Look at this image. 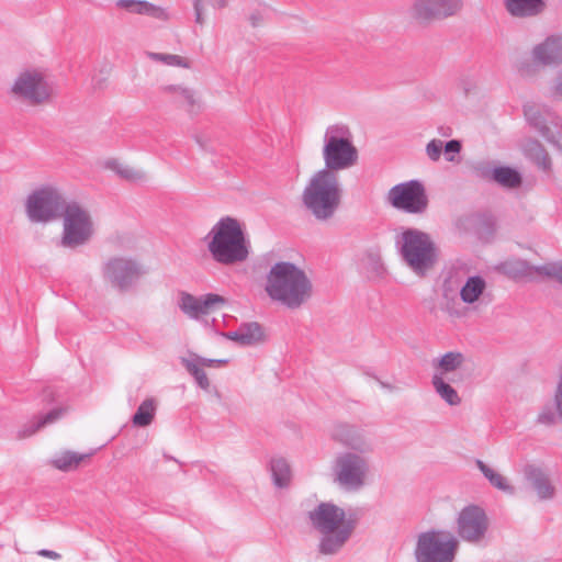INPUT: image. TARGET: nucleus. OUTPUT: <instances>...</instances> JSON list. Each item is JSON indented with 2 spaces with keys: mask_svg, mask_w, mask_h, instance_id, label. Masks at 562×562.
<instances>
[{
  "mask_svg": "<svg viewBox=\"0 0 562 562\" xmlns=\"http://www.w3.org/2000/svg\"><path fill=\"white\" fill-rule=\"evenodd\" d=\"M440 310L451 318H461L465 314L449 280H445L441 286Z\"/></svg>",
  "mask_w": 562,
  "mask_h": 562,
  "instance_id": "nucleus-26",
  "label": "nucleus"
},
{
  "mask_svg": "<svg viewBox=\"0 0 562 562\" xmlns=\"http://www.w3.org/2000/svg\"><path fill=\"white\" fill-rule=\"evenodd\" d=\"M465 362V357L459 351H449L442 356L432 359L431 367L434 373L431 376L446 379L450 373L460 370Z\"/></svg>",
  "mask_w": 562,
  "mask_h": 562,
  "instance_id": "nucleus-24",
  "label": "nucleus"
},
{
  "mask_svg": "<svg viewBox=\"0 0 562 562\" xmlns=\"http://www.w3.org/2000/svg\"><path fill=\"white\" fill-rule=\"evenodd\" d=\"M456 537L471 546H486L490 540L491 519L477 504H468L456 516Z\"/></svg>",
  "mask_w": 562,
  "mask_h": 562,
  "instance_id": "nucleus-11",
  "label": "nucleus"
},
{
  "mask_svg": "<svg viewBox=\"0 0 562 562\" xmlns=\"http://www.w3.org/2000/svg\"><path fill=\"white\" fill-rule=\"evenodd\" d=\"M521 149L524 155L533 161L540 169L544 171L551 169V159L547 150L538 140L531 138L526 139L521 145Z\"/></svg>",
  "mask_w": 562,
  "mask_h": 562,
  "instance_id": "nucleus-29",
  "label": "nucleus"
},
{
  "mask_svg": "<svg viewBox=\"0 0 562 562\" xmlns=\"http://www.w3.org/2000/svg\"><path fill=\"white\" fill-rule=\"evenodd\" d=\"M431 385L436 394L449 406H458L462 400L457 390L446 379L431 376Z\"/></svg>",
  "mask_w": 562,
  "mask_h": 562,
  "instance_id": "nucleus-34",
  "label": "nucleus"
},
{
  "mask_svg": "<svg viewBox=\"0 0 562 562\" xmlns=\"http://www.w3.org/2000/svg\"><path fill=\"white\" fill-rule=\"evenodd\" d=\"M199 361V359L192 358L191 356L181 359V363L186 367L188 372L194 378L196 384L201 389L207 391L210 387V381L207 379L206 373L203 370V367L200 364Z\"/></svg>",
  "mask_w": 562,
  "mask_h": 562,
  "instance_id": "nucleus-37",
  "label": "nucleus"
},
{
  "mask_svg": "<svg viewBox=\"0 0 562 562\" xmlns=\"http://www.w3.org/2000/svg\"><path fill=\"white\" fill-rule=\"evenodd\" d=\"M546 97L553 102H562V67L547 85Z\"/></svg>",
  "mask_w": 562,
  "mask_h": 562,
  "instance_id": "nucleus-40",
  "label": "nucleus"
},
{
  "mask_svg": "<svg viewBox=\"0 0 562 562\" xmlns=\"http://www.w3.org/2000/svg\"><path fill=\"white\" fill-rule=\"evenodd\" d=\"M143 12H144V15H148L150 18H154V19L162 21V22L169 21L171 19V15H170V12L168 11V9H166L164 7L156 5L148 1H147L145 11H143Z\"/></svg>",
  "mask_w": 562,
  "mask_h": 562,
  "instance_id": "nucleus-42",
  "label": "nucleus"
},
{
  "mask_svg": "<svg viewBox=\"0 0 562 562\" xmlns=\"http://www.w3.org/2000/svg\"><path fill=\"white\" fill-rule=\"evenodd\" d=\"M396 245L407 267L424 277L437 262L438 251L430 236L419 229L407 228L397 236Z\"/></svg>",
  "mask_w": 562,
  "mask_h": 562,
  "instance_id": "nucleus-6",
  "label": "nucleus"
},
{
  "mask_svg": "<svg viewBox=\"0 0 562 562\" xmlns=\"http://www.w3.org/2000/svg\"><path fill=\"white\" fill-rule=\"evenodd\" d=\"M333 482L342 491L359 492L369 481L370 462L366 454L342 451L331 462Z\"/></svg>",
  "mask_w": 562,
  "mask_h": 562,
  "instance_id": "nucleus-7",
  "label": "nucleus"
},
{
  "mask_svg": "<svg viewBox=\"0 0 562 562\" xmlns=\"http://www.w3.org/2000/svg\"><path fill=\"white\" fill-rule=\"evenodd\" d=\"M531 60L542 67L555 66L562 63V36L553 35L537 44L531 49Z\"/></svg>",
  "mask_w": 562,
  "mask_h": 562,
  "instance_id": "nucleus-20",
  "label": "nucleus"
},
{
  "mask_svg": "<svg viewBox=\"0 0 562 562\" xmlns=\"http://www.w3.org/2000/svg\"><path fill=\"white\" fill-rule=\"evenodd\" d=\"M158 403L154 397L144 400L137 407L135 414L132 417V424L135 427H147L149 426L156 416Z\"/></svg>",
  "mask_w": 562,
  "mask_h": 562,
  "instance_id": "nucleus-33",
  "label": "nucleus"
},
{
  "mask_svg": "<svg viewBox=\"0 0 562 562\" xmlns=\"http://www.w3.org/2000/svg\"><path fill=\"white\" fill-rule=\"evenodd\" d=\"M380 385H381L383 389L389 390V391H393V390H394V387H393L391 384L386 383V382H382V381H381V382H380Z\"/></svg>",
  "mask_w": 562,
  "mask_h": 562,
  "instance_id": "nucleus-48",
  "label": "nucleus"
},
{
  "mask_svg": "<svg viewBox=\"0 0 562 562\" xmlns=\"http://www.w3.org/2000/svg\"><path fill=\"white\" fill-rule=\"evenodd\" d=\"M462 7V0H416L412 12L415 19L430 22L453 16L461 11Z\"/></svg>",
  "mask_w": 562,
  "mask_h": 562,
  "instance_id": "nucleus-19",
  "label": "nucleus"
},
{
  "mask_svg": "<svg viewBox=\"0 0 562 562\" xmlns=\"http://www.w3.org/2000/svg\"><path fill=\"white\" fill-rule=\"evenodd\" d=\"M270 472L276 487L285 488L290 485L292 480V470L284 458L278 457L271 459Z\"/></svg>",
  "mask_w": 562,
  "mask_h": 562,
  "instance_id": "nucleus-32",
  "label": "nucleus"
},
{
  "mask_svg": "<svg viewBox=\"0 0 562 562\" xmlns=\"http://www.w3.org/2000/svg\"><path fill=\"white\" fill-rule=\"evenodd\" d=\"M60 246L78 249L88 245L95 234L94 221L88 209L77 202H68L61 214Z\"/></svg>",
  "mask_w": 562,
  "mask_h": 562,
  "instance_id": "nucleus-8",
  "label": "nucleus"
},
{
  "mask_svg": "<svg viewBox=\"0 0 562 562\" xmlns=\"http://www.w3.org/2000/svg\"><path fill=\"white\" fill-rule=\"evenodd\" d=\"M537 423L544 426H554L562 423V373L557 381L553 404L542 406L537 416Z\"/></svg>",
  "mask_w": 562,
  "mask_h": 562,
  "instance_id": "nucleus-23",
  "label": "nucleus"
},
{
  "mask_svg": "<svg viewBox=\"0 0 562 562\" xmlns=\"http://www.w3.org/2000/svg\"><path fill=\"white\" fill-rule=\"evenodd\" d=\"M536 271L562 282V262H550L538 267Z\"/></svg>",
  "mask_w": 562,
  "mask_h": 562,
  "instance_id": "nucleus-43",
  "label": "nucleus"
},
{
  "mask_svg": "<svg viewBox=\"0 0 562 562\" xmlns=\"http://www.w3.org/2000/svg\"><path fill=\"white\" fill-rule=\"evenodd\" d=\"M147 1L145 0H119L116 7L130 13L144 15Z\"/></svg>",
  "mask_w": 562,
  "mask_h": 562,
  "instance_id": "nucleus-41",
  "label": "nucleus"
},
{
  "mask_svg": "<svg viewBox=\"0 0 562 562\" xmlns=\"http://www.w3.org/2000/svg\"><path fill=\"white\" fill-rule=\"evenodd\" d=\"M225 336L241 346H251L262 339L263 333L258 323H246L236 330L228 331Z\"/></svg>",
  "mask_w": 562,
  "mask_h": 562,
  "instance_id": "nucleus-27",
  "label": "nucleus"
},
{
  "mask_svg": "<svg viewBox=\"0 0 562 562\" xmlns=\"http://www.w3.org/2000/svg\"><path fill=\"white\" fill-rule=\"evenodd\" d=\"M446 159L450 162L454 161V155L461 150V143L457 139L449 140L443 146Z\"/></svg>",
  "mask_w": 562,
  "mask_h": 562,
  "instance_id": "nucleus-45",
  "label": "nucleus"
},
{
  "mask_svg": "<svg viewBox=\"0 0 562 562\" xmlns=\"http://www.w3.org/2000/svg\"><path fill=\"white\" fill-rule=\"evenodd\" d=\"M67 412L66 407H57L48 412L47 414L43 415L35 422H31L30 424L24 425L19 430V437L20 438H26L32 435H34L37 430L41 428L54 424L58 419H60Z\"/></svg>",
  "mask_w": 562,
  "mask_h": 562,
  "instance_id": "nucleus-30",
  "label": "nucleus"
},
{
  "mask_svg": "<svg viewBox=\"0 0 562 562\" xmlns=\"http://www.w3.org/2000/svg\"><path fill=\"white\" fill-rule=\"evenodd\" d=\"M191 3L195 24L203 26L206 23L207 8L215 11L223 10L228 5V0H191Z\"/></svg>",
  "mask_w": 562,
  "mask_h": 562,
  "instance_id": "nucleus-36",
  "label": "nucleus"
},
{
  "mask_svg": "<svg viewBox=\"0 0 562 562\" xmlns=\"http://www.w3.org/2000/svg\"><path fill=\"white\" fill-rule=\"evenodd\" d=\"M322 157L324 170L333 173L350 169L359 159L350 126L342 122L329 124L323 135Z\"/></svg>",
  "mask_w": 562,
  "mask_h": 562,
  "instance_id": "nucleus-5",
  "label": "nucleus"
},
{
  "mask_svg": "<svg viewBox=\"0 0 562 562\" xmlns=\"http://www.w3.org/2000/svg\"><path fill=\"white\" fill-rule=\"evenodd\" d=\"M11 93L18 100L31 105L49 103L55 94V86L49 75L38 68L22 70L13 81Z\"/></svg>",
  "mask_w": 562,
  "mask_h": 562,
  "instance_id": "nucleus-10",
  "label": "nucleus"
},
{
  "mask_svg": "<svg viewBox=\"0 0 562 562\" xmlns=\"http://www.w3.org/2000/svg\"><path fill=\"white\" fill-rule=\"evenodd\" d=\"M386 202L405 213L422 214L427 210L428 196L420 181L409 180L392 187L386 194Z\"/></svg>",
  "mask_w": 562,
  "mask_h": 562,
  "instance_id": "nucleus-14",
  "label": "nucleus"
},
{
  "mask_svg": "<svg viewBox=\"0 0 562 562\" xmlns=\"http://www.w3.org/2000/svg\"><path fill=\"white\" fill-rule=\"evenodd\" d=\"M308 519L319 533L318 551L326 555L339 552L357 527V518L331 502L319 503L308 512Z\"/></svg>",
  "mask_w": 562,
  "mask_h": 562,
  "instance_id": "nucleus-2",
  "label": "nucleus"
},
{
  "mask_svg": "<svg viewBox=\"0 0 562 562\" xmlns=\"http://www.w3.org/2000/svg\"><path fill=\"white\" fill-rule=\"evenodd\" d=\"M341 199L338 176L330 170L321 169L308 180L303 190L304 206L319 221H326L335 214Z\"/></svg>",
  "mask_w": 562,
  "mask_h": 562,
  "instance_id": "nucleus-4",
  "label": "nucleus"
},
{
  "mask_svg": "<svg viewBox=\"0 0 562 562\" xmlns=\"http://www.w3.org/2000/svg\"><path fill=\"white\" fill-rule=\"evenodd\" d=\"M329 435L334 441L349 448L352 452L366 454L373 451L368 432L357 425L336 423L331 426Z\"/></svg>",
  "mask_w": 562,
  "mask_h": 562,
  "instance_id": "nucleus-17",
  "label": "nucleus"
},
{
  "mask_svg": "<svg viewBox=\"0 0 562 562\" xmlns=\"http://www.w3.org/2000/svg\"><path fill=\"white\" fill-rule=\"evenodd\" d=\"M524 114L528 124L537 130L542 137L562 148V135L558 134L555 137L548 125V123L555 127L561 125L562 119L554 111L538 104H526Z\"/></svg>",
  "mask_w": 562,
  "mask_h": 562,
  "instance_id": "nucleus-18",
  "label": "nucleus"
},
{
  "mask_svg": "<svg viewBox=\"0 0 562 562\" xmlns=\"http://www.w3.org/2000/svg\"><path fill=\"white\" fill-rule=\"evenodd\" d=\"M226 304V299L216 293H206L194 296L188 292H180L178 307L191 319H199L206 316Z\"/></svg>",
  "mask_w": 562,
  "mask_h": 562,
  "instance_id": "nucleus-16",
  "label": "nucleus"
},
{
  "mask_svg": "<svg viewBox=\"0 0 562 562\" xmlns=\"http://www.w3.org/2000/svg\"><path fill=\"white\" fill-rule=\"evenodd\" d=\"M161 92L189 113H198L202 109V102L198 92L189 87L168 85L161 88Z\"/></svg>",
  "mask_w": 562,
  "mask_h": 562,
  "instance_id": "nucleus-21",
  "label": "nucleus"
},
{
  "mask_svg": "<svg viewBox=\"0 0 562 562\" xmlns=\"http://www.w3.org/2000/svg\"><path fill=\"white\" fill-rule=\"evenodd\" d=\"M192 358H196L199 359L200 361V364L202 367H221V366H225L227 363V360L226 359H207V358H203V357H200L198 355H190Z\"/></svg>",
  "mask_w": 562,
  "mask_h": 562,
  "instance_id": "nucleus-46",
  "label": "nucleus"
},
{
  "mask_svg": "<svg viewBox=\"0 0 562 562\" xmlns=\"http://www.w3.org/2000/svg\"><path fill=\"white\" fill-rule=\"evenodd\" d=\"M85 459L83 454H79L71 451H65L59 456H56L52 463L53 465L61 471H70L76 469L80 462Z\"/></svg>",
  "mask_w": 562,
  "mask_h": 562,
  "instance_id": "nucleus-39",
  "label": "nucleus"
},
{
  "mask_svg": "<svg viewBox=\"0 0 562 562\" xmlns=\"http://www.w3.org/2000/svg\"><path fill=\"white\" fill-rule=\"evenodd\" d=\"M265 291L273 302L296 310L312 299L314 286L302 268L290 261H278L266 276Z\"/></svg>",
  "mask_w": 562,
  "mask_h": 562,
  "instance_id": "nucleus-1",
  "label": "nucleus"
},
{
  "mask_svg": "<svg viewBox=\"0 0 562 562\" xmlns=\"http://www.w3.org/2000/svg\"><path fill=\"white\" fill-rule=\"evenodd\" d=\"M528 70H529V67H528V66H521V67L519 68V71H520L522 75H527Z\"/></svg>",
  "mask_w": 562,
  "mask_h": 562,
  "instance_id": "nucleus-49",
  "label": "nucleus"
},
{
  "mask_svg": "<svg viewBox=\"0 0 562 562\" xmlns=\"http://www.w3.org/2000/svg\"><path fill=\"white\" fill-rule=\"evenodd\" d=\"M487 283L481 276H471L459 289L460 300L472 310H477L485 299Z\"/></svg>",
  "mask_w": 562,
  "mask_h": 562,
  "instance_id": "nucleus-22",
  "label": "nucleus"
},
{
  "mask_svg": "<svg viewBox=\"0 0 562 562\" xmlns=\"http://www.w3.org/2000/svg\"><path fill=\"white\" fill-rule=\"evenodd\" d=\"M147 57L153 61L160 63L169 67H179L184 69H189L191 67V61L187 57L177 54L148 52Z\"/></svg>",
  "mask_w": 562,
  "mask_h": 562,
  "instance_id": "nucleus-38",
  "label": "nucleus"
},
{
  "mask_svg": "<svg viewBox=\"0 0 562 562\" xmlns=\"http://www.w3.org/2000/svg\"><path fill=\"white\" fill-rule=\"evenodd\" d=\"M103 167L108 170L113 171L121 179H124L126 181L136 182L145 178V173L140 169L128 166L116 158L105 159L103 161Z\"/></svg>",
  "mask_w": 562,
  "mask_h": 562,
  "instance_id": "nucleus-31",
  "label": "nucleus"
},
{
  "mask_svg": "<svg viewBox=\"0 0 562 562\" xmlns=\"http://www.w3.org/2000/svg\"><path fill=\"white\" fill-rule=\"evenodd\" d=\"M443 148V143L440 139H431L426 145V154L431 161H438Z\"/></svg>",
  "mask_w": 562,
  "mask_h": 562,
  "instance_id": "nucleus-44",
  "label": "nucleus"
},
{
  "mask_svg": "<svg viewBox=\"0 0 562 562\" xmlns=\"http://www.w3.org/2000/svg\"><path fill=\"white\" fill-rule=\"evenodd\" d=\"M475 467L492 487L507 495L515 494V486L510 483L509 479L503 475L496 468L480 459L475 460Z\"/></svg>",
  "mask_w": 562,
  "mask_h": 562,
  "instance_id": "nucleus-25",
  "label": "nucleus"
},
{
  "mask_svg": "<svg viewBox=\"0 0 562 562\" xmlns=\"http://www.w3.org/2000/svg\"><path fill=\"white\" fill-rule=\"evenodd\" d=\"M506 10L513 16H533L544 10L543 0H506Z\"/></svg>",
  "mask_w": 562,
  "mask_h": 562,
  "instance_id": "nucleus-28",
  "label": "nucleus"
},
{
  "mask_svg": "<svg viewBox=\"0 0 562 562\" xmlns=\"http://www.w3.org/2000/svg\"><path fill=\"white\" fill-rule=\"evenodd\" d=\"M105 282L120 292L132 290L145 274L143 266L130 257L115 256L109 258L101 267Z\"/></svg>",
  "mask_w": 562,
  "mask_h": 562,
  "instance_id": "nucleus-12",
  "label": "nucleus"
},
{
  "mask_svg": "<svg viewBox=\"0 0 562 562\" xmlns=\"http://www.w3.org/2000/svg\"><path fill=\"white\" fill-rule=\"evenodd\" d=\"M67 203L58 189L45 186L29 195L25 209L31 222L47 223L61 215Z\"/></svg>",
  "mask_w": 562,
  "mask_h": 562,
  "instance_id": "nucleus-13",
  "label": "nucleus"
},
{
  "mask_svg": "<svg viewBox=\"0 0 562 562\" xmlns=\"http://www.w3.org/2000/svg\"><path fill=\"white\" fill-rule=\"evenodd\" d=\"M207 249L221 265L244 262L250 255L251 244L245 225L231 216L220 218L207 234Z\"/></svg>",
  "mask_w": 562,
  "mask_h": 562,
  "instance_id": "nucleus-3",
  "label": "nucleus"
},
{
  "mask_svg": "<svg viewBox=\"0 0 562 562\" xmlns=\"http://www.w3.org/2000/svg\"><path fill=\"white\" fill-rule=\"evenodd\" d=\"M37 554L52 560L60 559V554L58 552L48 549H42L37 552Z\"/></svg>",
  "mask_w": 562,
  "mask_h": 562,
  "instance_id": "nucleus-47",
  "label": "nucleus"
},
{
  "mask_svg": "<svg viewBox=\"0 0 562 562\" xmlns=\"http://www.w3.org/2000/svg\"><path fill=\"white\" fill-rule=\"evenodd\" d=\"M460 547L456 535L446 529H430L417 537L416 562H454Z\"/></svg>",
  "mask_w": 562,
  "mask_h": 562,
  "instance_id": "nucleus-9",
  "label": "nucleus"
},
{
  "mask_svg": "<svg viewBox=\"0 0 562 562\" xmlns=\"http://www.w3.org/2000/svg\"><path fill=\"white\" fill-rule=\"evenodd\" d=\"M527 488L539 502H551L558 494V488L550 472L536 463H527L521 469Z\"/></svg>",
  "mask_w": 562,
  "mask_h": 562,
  "instance_id": "nucleus-15",
  "label": "nucleus"
},
{
  "mask_svg": "<svg viewBox=\"0 0 562 562\" xmlns=\"http://www.w3.org/2000/svg\"><path fill=\"white\" fill-rule=\"evenodd\" d=\"M491 178L499 186L516 189L521 184L520 173L510 167H495L491 170Z\"/></svg>",
  "mask_w": 562,
  "mask_h": 562,
  "instance_id": "nucleus-35",
  "label": "nucleus"
}]
</instances>
